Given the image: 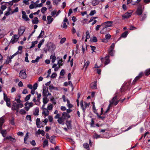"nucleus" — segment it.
<instances>
[{
  "label": "nucleus",
  "mask_w": 150,
  "mask_h": 150,
  "mask_svg": "<svg viewBox=\"0 0 150 150\" xmlns=\"http://www.w3.org/2000/svg\"><path fill=\"white\" fill-rule=\"evenodd\" d=\"M62 60H59L58 61V64L59 66V67H60L62 65Z\"/></svg>",
  "instance_id": "64"
},
{
  "label": "nucleus",
  "mask_w": 150,
  "mask_h": 150,
  "mask_svg": "<svg viewBox=\"0 0 150 150\" xmlns=\"http://www.w3.org/2000/svg\"><path fill=\"white\" fill-rule=\"evenodd\" d=\"M21 52H19V51H18L14 53L12 55L10 56L9 58L11 59H12L17 54H21Z\"/></svg>",
  "instance_id": "29"
},
{
  "label": "nucleus",
  "mask_w": 150,
  "mask_h": 150,
  "mask_svg": "<svg viewBox=\"0 0 150 150\" xmlns=\"http://www.w3.org/2000/svg\"><path fill=\"white\" fill-rule=\"evenodd\" d=\"M39 111V109L38 108H36L35 109V114L36 115H38V112Z\"/></svg>",
  "instance_id": "55"
},
{
  "label": "nucleus",
  "mask_w": 150,
  "mask_h": 150,
  "mask_svg": "<svg viewBox=\"0 0 150 150\" xmlns=\"http://www.w3.org/2000/svg\"><path fill=\"white\" fill-rule=\"evenodd\" d=\"M32 23L33 24H37L38 22V19L37 17H35L32 21Z\"/></svg>",
  "instance_id": "28"
},
{
  "label": "nucleus",
  "mask_w": 150,
  "mask_h": 150,
  "mask_svg": "<svg viewBox=\"0 0 150 150\" xmlns=\"http://www.w3.org/2000/svg\"><path fill=\"white\" fill-rule=\"evenodd\" d=\"M49 89L50 90H58V88L57 87L54 86L52 85H50L49 86Z\"/></svg>",
  "instance_id": "30"
},
{
  "label": "nucleus",
  "mask_w": 150,
  "mask_h": 150,
  "mask_svg": "<svg viewBox=\"0 0 150 150\" xmlns=\"http://www.w3.org/2000/svg\"><path fill=\"white\" fill-rule=\"evenodd\" d=\"M115 46V44L114 43H112L110 46V47L109 49V50H113L114 49Z\"/></svg>",
  "instance_id": "54"
},
{
  "label": "nucleus",
  "mask_w": 150,
  "mask_h": 150,
  "mask_svg": "<svg viewBox=\"0 0 150 150\" xmlns=\"http://www.w3.org/2000/svg\"><path fill=\"white\" fill-rule=\"evenodd\" d=\"M25 30V28L24 27H20L18 30V34L19 35V36L22 35L24 33Z\"/></svg>",
  "instance_id": "13"
},
{
  "label": "nucleus",
  "mask_w": 150,
  "mask_h": 150,
  "mask_svg": "<svg viewBox=\"0 0 150 150\" xmlns=\"http://www.w3.org/2000/svg\"><path fill=\"white\" fill-rule=\"evenodd\" d=\"M64 120L62 118V117L59 118L57 120L58 123L60 124H62L63 125L64 124Z\"/></svg>",
  "instance_id": "26"
},
{
  "label": "nucleus",
  "mask_w": 150,
  "mask_h": 150,
  "mask_svg": "<svg viewBox=\"0 0 150 150\" xmlns=\"http://www.w3.org/2000/svg\"><path fill=\"white\" fill-rule=\"evenodd\" d=\"M57 76V74L56 73H54L52 74V75L51 76V78L52 79L56 77Z\"/></svg>",
  "instance_id": "62"
},
{
  "label": "nucleus",
  "mask_w": 150,
  "mask_h": 150,
  "mask_svg": "<svg viewBox=\"0 0 150 150\" xmlns=\"http://www.w3.org/2000/svg\"><path fill=\"white\" fill-rule=\"evenodd\" d=\"M99 4V1L96 0H93L92 2V5L93 6H95Z\"/></svg>",
  "instance_id": "36"
},
{
  "label": "nucleus",
  "mask_w": 150,
  "mask_h": 150,
  "mask_svg": "<svg viewBox=\"0 0 150 150\" xmlns=\"http://www.w3.org/2000/svg\"><path fill=\"white\" fill-rule=\"evenodd\" d=\"M6 139L9 140L13 143L15 142L16 141V140L15 138L13 137L10 136H8L4 138V140H5Z\"/></svg>",
  "instance_id": "9"
},
{
  "label": "nucleus",
  "mask_w": 150,
  "mask_h": 150,
  "mask_svg": "<svg viewBox=\"0 0 150 150\" xmlns=\"http://www.w3.org/2000/svg\"><path fill=\"white\" fill-rule=\"evenodd\" d=\"M50 100L52 102V103L54 104L55 105L56 104V101L53 97H52L50 98Z\"/></svg>",
  "instance_id": "51"
},
{
  "label": "nucleus",
  "mask_w": 150,
  "mask_h": 150,
  "mask_svg": "<svg viewBox=\"0 0 150 150\" xmlns=\"http://www.w3.org/2000/svg\"><path fill=\"white\" fill-rule=\"evenodd\" d=\"M18 7H16V8L13 10V11H11V14H13L14 13L18 12Z\"/></svg>",
  "instance_id": "57"
},
{
  "label": "nucleus",
  "mask_w": 150,
  "mask_h": 150,
  "mask_svg": "<svg viewBox=\"0 0 150 150\" xmlns=\"http://www.w3.org/2000/svg\"><path fill=\"white\" fill-rule=\"evenodd\" d=\"M111 37V35L109 34H108L105 35V38L107 40H109Z\"/></svg>",
  "instance_id": "47"
},
{
  "label": "nucleus",
  "mask_w": 150,
  "mask_h": 150,
  "mask_svg": "<svg viewBox=\"0 0 150 150\" xmlns=\"http://www.w3.org/2000/svg\"><path fill=\"white\" fill-rule=\"evenodd\" d=\"M128 35V32L127 31H125L121 35V37L119 39V40L121 37H122L124 38H125L127 37Z\"/></svg>",
  "instance_id": "32"
},
{
  "label": "nucleus",
  "mask_w": 150,
  "mask_h": 150,
  "mask_svg": "<svg viewBox=\"0 0 150 150\" xmlns=\"http://www.w3.org/2000/svg\"><path fill=\"white\" fill-rule=\"evenodd\" d=\"M136 13L138 15H141V7H138L136 11Z\"/></svg>",
  "instance_id": "37"
},
{
  "label": "nucleus",
  "mask_w": 150,
  "mask_h": 150,
  "mask_svg": "<svg viewBox=\"0 0 150 150\" xmlns=\"http://www.w3.org/2000/svg\"><path fill=\"white\" fill-rule=\"evenodd\" d=\"M108 52H109V53L110 54L111 56H113L114 55V51H113V50H108Z\"/></svg>",
  "instance_id": "60"
},
{
  "label": "nucleus",
  "mask_w": 150,
  "mask_h": 150,
  "mask_svg": "<svg viewBox=\"0 0 150 150\" xmlns=\"http://www.w3.org/2000/svg\"><path fill=\"white\" fill-rule=\"evenodd\" d=\"M93 137L94 138L97 139L100 137V136L95 134H94V135H93Z\"/></svg>",
  "instance_id": "52"
},
{
  "label": "nucleus",
  "mask_w": 150,
  "mask_h": 150,
  "mask_svg": "<svg viewBox=\"0 0 150 150\" xmlns=\"http://www.w3.org/2000/svg\"><path fill=\"white\" fill-rule=\"evenodd\" d=\"M141 73L139 74L138 76H136L134 79L133 80V82L132 83V85L134 84L136 82H137V81L141 77Z\"/></svg>",
  "instance_id": "16"
},
{
  "label": "nucleus",
  "mask_w": 150,
  "mask_h": 150,
  "mask_svg": "<svg viewBox=\"0 0 150 150\" xmlns=\"http://www.w3.org/2000/svg\"><path fill=\"white\" fill-rule=\"evenodd\" d=\"M29 138V133L27 132L24 138V142L25 144H28L29 143V142L28 141V139Z\"/></svg>",
  "instance_id": "15"
},
{
  "label": "nucleus",
  "mask_w": 150,
  "mask_h": 150,
  "mask_svg": "<svg viewBox=\"0 0 150 150\" xmlns=\"http://www.w3.org/2000/svg\"><path fill=\"white\" fill-rule=\"evenodd\" d=\"M135 126V125H132L131 126H129V127L126 130H125V131H127L131 129L133 127H134Z\"/></svg>",
  "instance_id": "61"
},
{
  "label": "nucleus",
  "mask_w": 150,
  "mask_h": 150,
  "mask_svg": "<svg viewBox=\"0 0 150 150\" xmlns=\"http://www.w3.org/2000/svg\"><path fill=\"white\" fill-rule=\"evenodd\" d=\"M68 20L66 17H65L63 20V23L62 25L63 28L66 29L67 26L66 25V22H67L68 24H69V22L68 21Z\"/></svg>",
  "instance_id": "14"
},
{
  "label": "nucleus",
  "mask_w": 150,
  "mask_h": 150,
  "mask_svg": "<svg viewBox=\"0 0 150 150\" xmlns=\"http://www.w3.org/2000/svg\"><path fill=\"white\" fill-rule=\"evenodd\" d=\"M48 51L50 52H52L54 51L56 47L55 45L52 43H50L48 46Z\"/></svg>",
  "instance_id": "7"
},
{
  "label": "nucleus",
  "mask_w": 150,
  "mask_h": 150,
  "mask_svg": "<svg viewBox=\"0 0 150 150\" xmlns=\"http://www.w3.org/2000/svg\"><path fill=\"white\" fill-rule=\"evenodd\" d=\"M112 22L110 21H108L102 24L101 25L103 26V28L101 30L100 33L104 34V32L106 30L105 28L108 27L112 26Z\"/></svg>",
  "instance_id": "1"
},
{
  "label": "nucleus",
  "mask_w": 150,
  "mask_h": 150,
  "mask_svg": "<svg viewBox=\"0 0 150 150\" xmlns=\"http://www.w3.org/2000/svg\"><path fill=\"white\" fill-rule=\"evenodd\" d=\"M53 108V105L51 103H48L47 104V109H48V110H52Z\"/></svg>",
  "instance_id": "24"
},
{
  "label": "nucleus",
  "mask_w": 150,
  "mask_h": 150,
  "mask_svg": "<svg viewBox=\"0 0 150 150\" xmlns=\"http://www.w3.org/2000/svg\"><path fill=\"white\" fill-rule=\"evenodd\" d=\"M54 136H52L50 138V142L51 143L53 144H54Z\"/></svg>",
  "instance_id": "42"
},
{
  "label": "nucleus",
  "mask_w": 150,
  "mask_h": 150,
  "mask_svg": "<svg viewBox=\"0 0 150 150\" xmlns=\"http://www.w3.org/2000/svg\"><path fill=\"white\" fill-rule=\"evenodd\" d=\"M47 19L48 21V22L47 23V24H50L53 20V18H52L51 16H47Z\"/></svg>",
  "instance_id": "19"
},
{
  "label": "nucleus",
  "mask_w": 150,
  "mask_h": 150,
  "mask_svg": "<svg viewBox=\"0 0 150 150\" xmlns=\"http://www.w3.org/2000/svg\"><path fill=\"white\" fill-rule=\"evenodd\" d=\"M66 125L67 126V128L69 129H71V121H67L66 122Z\"/></svg>",
  "instance_id": "18"
},
{
  "label": "nucleus",
  "mask_w": 150,
  "mask_h": 150,
  "mask_svg": "<svg viewBox=\"0 0 150 150\" xmlns=\"http://www.w3.org/2000/svg\"><path fill=\"white\" fill-rule=\"evenodd\" d=\"M37 6L36 3H34L33 4H30L29 6L30 9H32L34 8H37Z\"/></svg>",
  "instance_id": "34"
},
{
  "label": "nucleus",
  "mask_w": 150,
  "mask_h": 150,
  "mask_svg": "<svg viewBox=\"0 0 150 150\" xmlns=\"http://www.w3.org/2000/svg\"><path fill=\"white\" fill-rule=\"evenodd\" d=\"M48 141L47 140L45 139L43 142V147H45L46 146L48 145Z\"/></svg>",
  "instance_id": "46"
},
{
  "label": "nucleus",
  "mask_w": 150,
  "mask_h": 150,
  "mask_svg": "<svg viewBox=\"0 0 150 150\" xmlns=\"http://www.w3.org/2000/svg\"><path fill=\"white\" fill-rule=\"evenodd\" d=\"M31 95L29 94L26 96L25 98V100L26 101H28L30 98Z\"/></svg>",
  "instance_id": "58"
},
{
  "label": "nucleus",
  "mask_w": 150,
  "mask_h": 150,
  "mask_svg": "<svg viewBox=\"0 0 150 150\" xmlns=\"http://www.w3.org/2000/svg\"><path fill=\"white\" fill-rule=\"evenodd\" d=\"M4 100L6 102V101H8L9 100H10L8 98V97L6 95V94H5L4 93Z\"/></svg>",
  "instance_id": "44"
},
{
  "label": "nucleus",
  "mask_w": 150,
  "mask_h": 150,
  "mask_svg": "<svg viewBox=\"0 0 150 150\" xmlns=\"http://www.w3.org/2000/svg\"><path fill=\"white\" fill-rule=\"evenodd\" d=\"M0 132H1V133L3 137H5V135L7 133L6 130H2L1 129L0 131Z\"/></svg>",
  "instance_id": "35"
},
{
  "label": "nucleus",
  "mask_w": 150,
  "mask_h": 150,
  "mask_svg": "<svg viewBox=\"0 0 150 150\" xmlns=\"http://www.w3.org/2000/svg\"><path fill=\"white\" fill-rule=\"evenodd\" d=\"M18 104L16 103L13 104V106L12 108H22L23 107V105L21 103H18Z\"/></svg>",
  "instance_id": "12"
},
{
  "label": "nucleus",
  "mask_w": 150,
  "mask_h": 150,
  "mask_svg": "<svg viewBox=\"0 0 150 150\" xmlns=\"http://www.w3.org/2000/svg\"><path fill=\"white\" fill-rule=\"evenodd\" d=\"M49 101V99L47 98V97H44L43 98L42 102L43 103L46 104Z\"/></svg>",
  "instance_id": "33"
},
{
  "label": "nucleus",
  "mask_w": 150,
  "mask_h": 150,
  "mask_svg": "<svg viewBox=\"0 0 150 150\" xmlns=\"http://www.w3.org/2000/svg\"><path fill=\"white\" fill-rule=\"evenodd\" d=\"M19 113L21 114L25 115L26 113V112L25 110L22 109L20 110Z\"/></svg>",
  "instance_id": "43"
},
{
  "label": "nucleus",
  "mask_w": 150,
  "mask_h": 150,
  "mask_svg": "<svg viewBox=\"0 0 150 150\" xmlns=\"http://www.w3.org/2000/svg\"><path fill=\"white\" fill-rule=\"evenodd\" d=\"M105 65L108 64L110 62V60L109 59V56H106L105 58Z\"/></svg>",
  "instance_id": "21"
},
{
  "label": "nucleus",
  "mask_w": 150,
  "mask_h": 150,
  "mask_svg": "<svg viewBox=\"0 0 150 150\" xmlns=\"http://www.w3.org/2000/svg\"><path fill=\"white\" fill-rule=\"evenodd\" d=\"M90 64V62L88 61H84V64L83 65V68L85 67V70H86L87 67L89 65V64Z\"/></svg>",
  "instance_id": "23"
},
{
  "label": "nucleus",
  "mask_w": 150,
  "mask_h": 150,
  "mask_svg": "<svg viewBox=\"0 0 150 150\" xmlns=\"http://www.w3.org/2000/svg\"><path fill=\"white\" fill-rule=\"evenodd\" d=\"M38 42L37 40L32 42L31 46L30 47V48L31 49L34 47L35 45L38 43Z\"/></svg>",
  "instance_id": "31"
},
{
  "label": "nucleus",
  "mask_w": 150,
  "mask_h": 150,
  "mask_svg": "<svg viewBox=\"0 0 150 150\" xmlns=\"http://www.w3.org/2000/svg\"><path fill=\"white\" fill-rule=\"evenodd\" d=\"M117 96H116L114 97L110 101V104L108 106L111 107V105L114 104V102L115 100H117Z\"/></svg>",
  "instance_id": "17"
},
{
  "label": "nucleus",
  "mask_w": 150,
  "mask_h": 150,
  "mask_svg": "<svg viewBox=\"0 0 150 150\" xmlns=\"http://www.w3.org/2000/svg\"><path fill=\"white\" fill-rule=\"evenodd\" d=\"M17 134L19 136H23L24 135V133L22 132H19L17 133Z\"/></svg>",
  "instance_id": "63"
},
{
  "label": "nucleus",
  "mask_w": 150,
  "mask_h": 150,
  "mask_svg": "<svg viewBox=\"0 0 150 150\" xmlns=\"http://www.w3.org/2000/svg\"><path fill=\"white\" fill-rule=\"evenodd\" d=\"M44 41V39H42L40 40V42L39 43L38 45V47L39 48L40 47L41 45L43 43Z\"/></svg>",
  "instance_id": "40"
},
{
  "label": "nucleus",
  "mask_w": 150,
  "mask_h": 150,
  "mask_svg": "<svg viewBox=\"0 0 150 150\" xmlns=\"http://www.w3.org/2000/svg\"><path fill=\"white\" fill-rule=\"evenodd\" d=\"M50 59H51V61L52 63H54L56 59V57L55 55L52 54L50 56Z\"/></svg>",
  "instance_id": "22"
},
{
  "label": "nucleus",
  "mask_w": 150,
  "mask_h": 150,
  "mask_svg": "<svg viewBox=\"0 0 150 150\" xmlns=\"http://www.w3.org/2000/svg\"><path fill=\"white\" fill-rule=\"evenodd\" d=\"M47 10V8L45 7H42L41 9V11L42 13L44 14L45 12Z\"/></svg>",
  "instance_id": "48"
},
{
  "label": "nucleus",
  "mask_w": 150,
  "mask_h": 150,
  "mask_svg": "<svg viewBox=\"0 0 150 150\" xmlns=\"http://www.w3.org/2000/svg\"><path fill=\"white\" fill-rule=\"evenodd\" d=\"M145 73L146 76H148L150 74V68L146 70L145 71Z\"/></svg>",
  "instance_id": "50"
},
{
  "label": "nucleus",
  "mask_w": 150,
  "mask_h": 150,
  "mask_svg": "<svg viewBox=\"0 0 150 150\" xmlns=\"http://www.w3.org/2000/svg\"><path fill=\"white\" fill-rule=\"evenodd\" d=\"M21 97L20 95H18L17 96L15 100L18 103H20L21 102V101L20 100Z\"/></svg>",
  "instance_id": "25"
},
{
  "label": "nucleus",
  "mask_w": 150,
  "mask_h": 150,
  "mask_svg": "<svg viewBox=\"0 0 150 150\" xmlns=\"http://www.w3.org/2000/svg\"><path fill=\"white\" fill-rule=\"evenodd\" d=\"M44 31L42 30L41 32L38 36V38H40L42 37L44 35Z\"/></svg>",
  "instance_id": "59"
},
{
  "label": "nucleus",
  "mask_w": 150,
  "mask_h": 150,
  "mask_svg": "<svg viewBox=\"0 0 150 150\" xmlns=\"http://www.w3.org/2000/svg\"><path fill=\"white\" fill-rule=\"evenodd\" d=\"M86 39L85 40V42L87 41V39H89L90 38V35L89 32L88 31H87L86 32Z\"/></svg>",
  "instance_id": "41"
},
{
  "label": "nucleus",
  "mask_w": 150,
  "mask_h": 150,
  "mask_svg": "<svg viewBox=\"0 0 150 150\" xmlns=\"http://www.w3.org/2000/svg\"><path fill=\"white\" fill-rule=\"evenodd\" d=\"M83 146L85 149H88L89 147V144L87 143H85L83 144Z\"/></svg>",
  "instance_id": "49"
},
{
  "label": "nucleus",
  "mask_w": 150,
  "mask_h": 150,
  "mask_svg": "<svg viewBox=\"0 0 150 150\" xmlns=\"http://www.w3.org/2000/svg\"><path fill=\"white\" fill-rule=\"evenodd\" d=\"M19 38V36L15 35L12 36V38L10 41V42L12 44H14L17 42Z\"/></svg>",
  "instance_id": "6"
},
{
  "label": "nucleus",
  "mask_w": 150,
  "mask_h": 150,
  "mask_svg": "<svg viewBox=\"0 0 150 150\" xmlns=\"http://www.w3.org/2000/svg\"><path fill=\"white\" fill-rule=\"evenodd\" d=\"M48 92V88L44 86L42 89V95L43 96L47 97V94Z\"/></svg>",
  "instance_id": "11"
},
{
  "label": "nucleus",
  "mask_w": 150,
  "mask_h": 150,
  "mask_svg": "<svg viewBox=\"0 0 150 150\" xmlns=\"http://www.w3.org/2000/svg\"><path fill=\"white\" fill-rule=\"evenodd\" d=\"M22 18L25 21H29L30 19L28 16L26 14V13L25 11H22Z\"/></svg>",
  "instance_id": "8"
},
{
  "label": "nucleus",
  "mask_w": 150,
  "mask_h": 150,
  "mask_svg": "<svg viewBox=\"0 0 150 150\" xmlns=\"http://www.w3.org/2000/svg\"><path fill=\"white\" fill-rule=\"evenodd\" d=\"M96 13V11L95 10L91 11L89 14V15L91 16H93Z\"/></svg>",
  "instance_id": "56"
},
{
  "label": "nucleus",
  "mask_w": 150,
  "mask_h": 150,
  "mask_svg": "<svg viewBox=\"0 0 150 150\" xmlns=\"http://www.w3.org/2000/svg\"><path fill=\"white\" fill-rule=\"evenodd\" d=\"M91 87L92 88L96 89V82H94L91 84Z\"/></svg>",
  "instance_id": "27"
},
{
  "label": "nucleus",
  "mask_w": 150,
  "mask_h": 150,
  "mask_svg": "<svg viewBox=\"0 0 150 150\" xmlns=\"http://www.w3.org/2000/svg\"><path fill=\"white\" fill-rule=\"evenodd\" d=\"M129 11H130V12H127L122 15L123 19L129 18L131 16L133 11L132 10H130Z\"/></svg>",
  "instance_id": "5"
},
{
  "label": "nucleus",
  "mask_w": 150,
  "mask_h": 150,
  "mask_svg": "<svg viewBox=\"0 0 150 150\" xmlns=\"http://www.w3.org/2000/svg\"><path fill=\"white\" fill-rule=\"evenodd\" d=\"M68 113L67 112H64L62 114V117L63 119H65L67 118Z\"/></svg>",
  "instance_id": "38"
},
{
  "label": "nucleus",
  "mask_w": 150,
  "mask_h": 150,
  "mask_svg": "<svg viewBox=\"0 0 150 150\" xmlns=\"http://www.w3.org/2000/svg\"><path fill=\"white\" fill-rule=\"evenodd\" d=\"M142 8L141 5V20H143L146 17V13H142Z\"/></svg>",
  "instance_id": "20"
},
{
  "label": "nucleus",
  "mask_w": 150,
  "mask_h": 150,
  "mask_svg": "<svg viewBox=\"0 0 150 150\" xmlns=\"http://www.w3.org/2000/svg\"><path fill=\"white\" fill-rule=\"evenodd\" d=\"M57 11L56 10H54L53 11H52L51 13V15L54 17H55L56 16H55L56 14Z\"/></svg>",
  "instance_id": "45"
},
{
  "label": "nucleus",
  "mask_w": 150,
  "mask_h": 150,
  "mask_svg": "<svg viewBox=\"0 0 150 150\" xmlns=\"http://www.w3.org/2000/svg\"><path fill=\"white\" fill-rule=\"evenodd\" d=\"M42 114L44 116V118L48 116L49 114V111L47 108L42 110Z\"/></svg>",
  "instance_id": "10"
},
{
  "label": "nucleus",
  "mask_w": 150,
  "mask_h": 150,
  "mask_svg": "<svg viewBox=\"0 0 150 150\" xmlns=\"http://www.w3.org/2000/svg\"><path fill=\"white\" fill-rule=\"evenodd\" d=\"M19 76L22 79H25L27 77L26 71L25 70H22L20 72Z\"/></svg>",
  "instance_id": "3"
},
{
  "label": "nucleus",
  "mask_w": 150,
  "mask_h": 150,
  "mask_svg": "<svg viewBox=\"0 0 150 150\" xmlns=\"http://www.w3.org/2000/svg\"><path fill=\"white\" fill-rule=\"evenodd\" d=\"M67 106L69 108H71L72 107L73 105L71 104L70 103L69 100L67 99Z\"/></svg>",
  "instance_id": "39"
},
{
  "label": "nucleus",
  "mask_w": 150,
  "mask_h": 150,
  "mask_svg": "<svg viewBox=\"0 0 150 150\" xmlns=\"http://www.w3.org/2000/svg\"><path fill=\"white\" fill-rule=\"evenodd\" d=\"M24 105L25 106V109L26 111H28L29 110L30 108L33 106V103L31 102L28 103L27 102L25 103Z\"/></svg>",
  "instance_id": "2"
},
{
  "label": "nucleus",
  "mask_w": 150,
  "mask_h": 150,
  "mask_svg": "<svg viewBox=\"0 0 150 150\" xmlns=\"http://www.w3.org/2000/svg\"><path fill=\"white\" fill-rule=\"evenodd\" d=\"M89 103H87L86 102H83L82 101L80 103V105L83 111L85 110L87 107H88L89 105Z\"/></svg>",
  "instance_id": "4"
},
{
  "label": "nucleus",
  "mask_w": 150,
  "mask_h": 150,
  "mask_svg": "<svg viewBox=\"0 0 150 150\" xmlns=\"http://www.w3.org/2000/svg\"><path fill=\"white\" fill-rule=\"evenodd\" d=\"M37 127H38L39 128H41L42 127H43L42 125V123L41 122H40V123H37L36 124Z\"/></svg>",
  "instance_id": "53"
}]
</instances>
